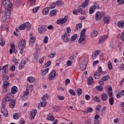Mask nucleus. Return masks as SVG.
Listing matches in <instances>:
<instances>
[{"label": "nucleus", "instance_id": "nucleus-14", "mask_svg": "<svg viewBox=\"0 0 124 124\" xmlns=\"http://www.w3.org/2000/svg\"><path fill=\"white\" fill-rule=\"evenodd\" d=\"M86 67H87V64H86L85 61H83L81 62L80 65V69L81 71H84V70L86 69Z\"/></svg>", "mask_w": 124, "mask_h": 124}, {"label": "nucleus", "instance_id": "nucleus-2", "mask_svg": "<svg viewBox=\"0 0 124 124\" xmlns=\"http://www.w3.org/2000/svg\"><path fill=\"white\" fill-rule=\"evenodd\" d=\"M89 0H85V2L82 3L81 5H79L78 10V13L81 14V15H86V12L85 11V8L86 6L89 5Z\"/></svg>", "mask_w": 124, "mask_h": 124}, {"label": "nucleus", "instance_id": "nucleus-35", "mask_svg": "<svg viewBox=\"0 0 124 124\" xmlns=\"http://www.w3.org/2000/svg\"><path fill=\"white\" fill-rule=\"evenodd\" d=\"M101 109V106L100 105L97 106L95 110H96V113L99 114L100 113V109Z\"/></svg>", "mask_w": 124, "mask_h": 124}, {"label": "nucleus", "instance_id": "nucleus-46", "mask_svg": "<svg viewBox=\"0 0 124 124\" xmlns=\"http://www.w3.org/2000/svg\"><path fill=\"white\" fill-rule=\"evenodd\" d=\"M6 101H7V100H5V99H3L2 100V102L1 103V106H2V108H4V106H5V105H6Z\"/></svg>", "mask_w": 124, "mask_h": 124}, {"label": "nucleus", "instance_id": "nucleus-29", "mask_svg": "<svg viewBox=\"0 0 124 124\" xmlns=\"http://www.w3.org/2000/svg\"><path fill=\"white\" fill-rule=\"evenodd\" d=\"M101 99L103 101H106L108 99L107 94L104 93L101 95Z\"/></svg>", "mask_w": 124, "mask_h": 124}, {"label": "nucleus", "instance_id": "nucleus-52", "mask_svg": "<svg viewBox=\"0 0 124 124\" xmlns=\"http://www.w3.org/2000/svg\"><path fill=\"white\" fill-rule=\"evenodd\" d=\"M82 23H79L76 25L77 31H78L79 29H82Z\"/></svg>", "mask_w": 124, "mask_h": 124}, {"label": "nucleus", "instance_id": "nucleus-27", "mask_svg": "<svg viewBox=\"0 0 124 124\" xmlns=\"http://www.w3.org/2000/svg\"><path fill=\"white\" fill-rule=\"evenodd\" d=\"M46 120H47V121H50V122H54L55 118L54 117V116L51 115V113H49L47 115Z\"/></svg>", "mask_w": 124, "mask_h": 124}, {"label": "nucleus", "instance_id": "nucleus-23", "mask_svg": "<svg viewBox=\"0 0 124 124\" xmlns=\"http://www.w3.org/2000/svg\"><path fill=\"white\" fill-rule=\"evenodd\" d=\"M87 84L89 86H91V85L94 84V82H93V77H90L88 78Z\"/></svg>", "mask_w": 124, "mask_h": 124}, {"label": "nucleus", "instance_id": "nucleus-6", "mask_svg": "<svg viewBox=\"0 0 124 124\" xmlns=\"http://www.w3.org/2000/svg\"><path fill=\"white\" fill-rule=\"evenodd\" d=\"M99 8V5L98 4H94V5H92L89 9V14H93V12L95 11V9H98Z\"/></svg>", "mask_w": 124, "mask_h": 124}, {"label": "nucleus", "instance_id": "nucleus-40", "mask_svg": "<svg viewBox=\"0 0 124 124\" xmlns=\"http://www.w3.org/2000/svg\"><path fill=\"white\" fill-rule=\"evenodd\" d=\"M0 45L1 47H3V46L5 45V41H3V39H2V38L0 39Z\"/></svg>", "mask_w": 124, "mask_h": 124}, {"label": "nucleus", "instance_id": "nucleus-42", "mask_svg": "<svg viewBox=\"0 0 124 124\" xmlns=\"http://www.w3.org/2000/svg\"><path fill=\"white\" fill-rule=\"evenodd\" d=\"M93 100H94V101H97V102H100V99L98 98V97L96 96H93Z\"/></svg>", "mask_w": 124, "mask_h": 124}, {"label": "nucleus", "instance_id": "nucleus-45", "mask_svg": "<svg viewBox=\"0 0 124 124\" xmlns=\"http://www.w3.org/2000/svg\"><path fill=\"white\" fill-rule=\"evenodd\" d=\"M19 118H20V116H19L18 113H16L14 114L13 119H14V120H18Z\"/></svg>", "mask_w": 124, "mask_h": 124}, {"label": "nucleus", "instance_id": "nucleus-62", "mask_svg": "<svg viewBox=\"0 0 124 124\" xmlns=\"http://www.w3.org/2000/svg\"><path fill=\"white\" fill-rule=\"evenodd\" d=\"M85 98L86 100H90V99H91V96L88 94H85Z\"/></svg>", "mask_w": 124, "mask_h": 124}, {"label": "nucleus", "instance_id": "nucleus-4", "mask_svg": "<svg viewBox=\"0 0 124 124\" xmlns=\"http://www.w3.org/2000/svg\"><path fill=\"white\" fill-rule=\"evenodd\" d=\"M112 91H113L112 87L109 86L108 89V96L110 97V98L109 99V103L110 105L111 106L114 104V102L115 101V100H114V97H112V96L113 95Z\"/></svg>", "mask_w": 124, "mask_h": 124}, {"label": "nucleus", "instance_id": "nucleus-54", "mask_svg": "<svg viewBox=\"0 0 124 124\" xmlns=\"http://www.w3.org/2000/svg\"><path fill=\"white\" fill-rule=\"evenodd\" d=\"M56 5H58V6L62 5V0H58L55 2Z\"/></svg>", "mask_w": 124, "mask_h": 124}, {"label": "nucleus", "instance_id": "nucleus-15", "mask_svg": "<svg viewBox=\"0 0 124 124\" xmlns=\"http://www.w3.org/2000/svg\"><path fill=\"white\" fill-rule=\"evenodd\" d=\"M108 38V36L107 35H103L101 36L99 39V43H104L106 39Z\"/></svg>", "mask_w": 124, "mask_h": 124}, {"label": "nucleus", "instance_id": "nucleus-13", "mask_svg": "<svg viewBox=\"0 0 124 124\" xmlns=\"http://www.w3.org/2000/svg\"><path fill=\"white\" fill-rule=\"evenodd\" d=\"M102 18V14L100 12H97L95 14V20L100 21Z\"/></svg>", "mask_w": 124, "mask_h": 124}, {"label": "nucleus", "instance_id": "nucleus-18", "mask_svg": "<svg viewBox=\"0 0 124 124\" xmlns=\"http://www.w3.org/2000/svg\"><path fill=\"white\" fill-rule=\"evenodd\" d=\"M37 112V110H36V109H33L32 111H31V120H34V118H35V116H36Z\"/></svg>", "mask_w": 124, "mask_h": 124}, {"label": "nucleus", "instance_id": "nucleus-26", "mask_svg": "<svg viewBox=\"0 0 124 124\" xmlns=\"http://www.w3.org/2000/svg\"><path fill=\"white\" fill-rule=\"evenodd\" d=\"M36 40V38H31V39H30L29 45H30V46H33V45H34V43H35Z\"/></svg>", "mask_w": 124, "mask_h": 124}, {"label": "nucleus", "instance_id": "nucleus-28", "mask_svg": "<svg viewBox=\"0 0 124 124\" xmlns=\"http://www.w3.org/2000/svg\"><path fill=\"white\" fill-rule=\"evenodd\" d=\"M48 72H49V68H47L45 70H42L41 71V75H42V76H45V75H46V74H47V73H48Z\"/></svg>", "mask_w": 124, "mask_h": 124}, {"label": "nucleus", "instance_id": "nucleus-48", "mask_svg": "<svg viewBox=\"0 0 124 124\" xmlns=\"http://www.w3.org/2000/svg\"><path fill=\"white\" fill-rule=\"evenodd\" d=\"M6 16H6H4L2 17V18L1 19V23H4V22H6V19H7V16Z\"/></svg>", "mask_w": 124, "mask_h": 124}, {"label": "nucleus", "instance_id": "nucleus-22", "mask_svg": "<svg viewBox=\"0 0 124 124\" xmlns=\"http://www.w3.org/2000/svg\"><path fill=\"white\" fill-rule=\"evenodd\" d=\"M26 63H27V62H26V61L24 60H22L21 61L20 64L19 65V69H23Z\"/></svg>", "mask_w": 124, "mask_h": 124}, {"label": "nucleus", "instance_id": "nucleus-39", "mask_svg": "<svg viewBox=\"0 0 124 124\" xmlns=\"http://www.w3.org/2000/svg\"><path fill=\"white\" fill-rule=\"evenodd\" d=\"M78 36L77 34H74L71 38V41H75L76 39H77Z\"/></svg>", "mask_w": 124, "mask_h": 124}, {"label": "nucleus", "instance_id": "nucleus-63", "mask_svg": "<svg viewBox=\"0 0 124 124\" xmlns=\"http://www.w3.org/2000/svg\"><path fill=\"white\" fill-rule=\"evenodd\" d=\"M56 112H59L60 111V107H55L53 108Z\"/></svg>", "mask_w": 124, "mask_h": 124}, {"label": "nucleus", "instance_id": "nucleus-51", "mask_svg": "<svg viewBox=\"0 0 124 124\" xmlns=\"http://www.w3.org/2000/svg\"><path fill=\"white\" fill-rule=\"evenodd\" d=\"M97 34H98L97 31H94L92 33V34H91V36L92 37H94V36H97Z\"/></svg>", "mask_w": 124, "mask_h": 124}, {"label": "nucleus", "instance_id": "nucleus-37", "mask_svg": "<svg viewBox=\"0 0 124 124\" xmlns=\"http://www.w3.org/2000/svg\"><path fill=\"white\" fill-rule=\"evenodd\" d=\"M94 77L95 79H99V78H100V73L95 72L94 74Z\"/></svg>", "mask_w": 124, "mask_h": 124}, {"label": "nucleus", "instance_id": "nucleus-30", "mask_svg": "<svg viewBox=\"0 0 124 124\" xmlns=\"http://www.w3.org/2000/svg\"><path fill=\"white\" fill-rule=\"evenodd\" d=\"M35 81V78L32 77H29L27 78V81L29 83H33Z\"/></svg>", "mask_w": 124, "mask_h": 124}, {"label": "nucleus", "instance_id": "nucleus-12", "mask_svg": "<svg viewBox=\"0 0 124 124\" xmlns=\"http://www.w3.org/2000/svg\"><path fill=\"white\" fill-rule=\"evenodd\" d=\"M38 30L39 33H44V32L47 31V29H46V27L44 25L40 26Z\"/></svg>", "mask_w": 124, "mask_h": 124}, {"label": "nucleus", "instance_id": "nucleus-3", "mask_svg": "<svg viewBox=\"0 0 124 124\" xmlns=\"http://www.w3.org/2000/svg\"><path fill=\"white\" fill-rule=\"evenodd\" d=\"M26 43L27 42L26 41V40H20L18 43V48L19 53L21 55L24 54V49H25V47H26Z\"/></svg>", "mask_w": 124, "mask_h": 124}, {"label": "nucleus", "instance_id": "nucleus-25", "mask_svg": "<svg viewBox=\"0 0 124 124\" xmlns=\"http://www.w3.org/2000/svg\"><path fill=\"white\" fill-rule=\"evenodd\" d=\"M16 105V100L15 99H14L13 101H11V102H10L9 106L10 108H14Z\"/></svg>", "mask_w": 124, "mask_h": 124}, {"label": "nucleus", "instance_id": "nucleus-32", "mask_svg": "<svg viewBox=\"0 0 124 124\" xmlns=\"http://www.w3.org/2000/svg\"><path fill=\"white\" fill-rule=\"evenodd\" d=\"M49 13V8L46 7L43 10V15H47Z\"/></svg>", "mask_w": 124, "mask_h": 124}, {"label": "nucleus", "instance_id": "nucleus-38", "mask_svg": "<svg viewBox=\"0 0 124 124\" xmlns=\"http://www.w3.org/2000/svg\"><path fill=\"white\" fill-rule=\"evenodd\" d=\"M117 25L119 28H123L124 25V22L123 21H119Z\"/></svg>", "mask_w": 124, "mask_h": 124}, {"label": "nucleus", "instance_id": "nucleus-47", "mask_svg": "<svg viewBox=\"0 0 124 124\" xmlns=\"http://www.w3.org/2000/svg\"><path fill=\"white\" fill-rule=\"evenodd\" d=\"M49 98V94H46L44 95V97L42 98V100H47Z\"/></svg>", "mask_w": 124, "mask_h": 124}, {"label": "nucleus", "instance_id": "nucleus-33", "mask_svg": "<svg viewBox=\"0 0 124 124\" xmlns=\"http://www.w3.org/2000/svg\"><path fill=\"white\" fill-rule=\"evenodd\" d=\"M26 27H27V24H26L25 23H24L19 26V30H20V31H24V30H26Z\"/></svg>", "mask_w": 124, "mask_h": 124}, {"label": "nucleus", "instance_id": "nucleus-11", "mask_svg": "<svg viewBox=\"0 0 124 124\" xmlns=\"http://www.w3.org/2000/svg\"><path fill=\"white\" fill-rule=\"evenodd\" d=\"M67 21V18H66V16L64 17V18L59 19L57 21V24L58 25H62Z\"/></svg>", "mask_w": 124, "mask_h": 124}, {"label": "nucleus", "instance_id": "nucleus-59", "mask_svg": "<svg viewBox=\"0 0 124 124\" xmlns=\"http://www.w3.org/2000/svg\"><path fill=\"white\" fill-rule=\"evenodd\" d=\"M66 65L67 66H70L72 65V62L70 60L67 61L66 62Z\"/></svg>", "mask_w": 124, "mask_h": 124}, {"label": "nucleus", "instance_id": "nucleus-36", "mask_svg": "<svg viewBox=\"0 0 124 124\" xmlns=\"http://www.w3.org/2000/svg\"><path fill=\"white\" fill-rule=\"evenodd\" d=\"M119 37H120V39L122 41H124V31H123V32L122 34L120 33L118 35V36L117 37V38H119Z\"/></svg>", "mask_w": 124, "mask_h": 124}, {"label": "nucleus", "instance_id": "nucleus-34", "mask_svg": "<svg viewBox=\"0 0 124 124\" xmlns=\"http://www.w3.org/2000/svg\"><path fill=\"white\" fill-rule=\"evenodd\" d=\"M57 14V10H53L49 13V16L52 17V16H55Z\"/></svg>", "mask_w": 124, "mask_h": 124}, {"label": "nucleus", "instance_id": "nucleus-58", "mask_svg": "<svg viewBox=\"0 0 124 124\" xmlns=\"http://www.w3.org/2000/svg\"><path fill=\"white\" fill-rule=\"evenodd\" d=\"M48 36H46L44 39V41L43 42L44 43H45V44H47V43H48Z\"/></svg>", "mask_w": 124, "mask_h": 124}, {"label": "nucleus", "instance_id": "nucleus-10", "mask_svg": "<svg viewBox=\"0 0 124 124\" xmlns=\"http://www.w3.org/2000/svg\"><path fill=\"white\" fill-rule=\"evenodd\" d=\"M78 42L79 43V44H81V45L86 44V36H80Z\"/></svg>", "mask_w": 124, "mask_h": 124}, {"label": "nucleus", "instance_id": "nucleus-61", "mask_svg": "<svg viewBox=\"0 0 124 124\" xmlns=\"http://www.w3.org/2000/svg\"><path fill=\"white\" fill-rule=\"evenodd\" d=\"M55 56H56V53H51V55H48V58L52 59V58H54Z\"/></svg>", "mask_w": 124, "mask_h": 124}, {"label": "nucleus", "instance_id": "nucleus-19", "mask_svg": "<svg viewBox=\"0 0 124 124\" xmlns=\"http://www.w3.org/2000/svg\"><path fill=\"white\" fill-rule=\"evenodd\" d=\"M8 64L5 65L3 66L2 69V75L4 76L6 75V69L8 67Z\"/></svg>", "mask_w": 124, "mask_h": 124}, {"label": "nucleus", "instance_id": "nucleus-50", "mask_svg": "<svg viewBox=\"0 0 124 124\" xmlns=\"http://www.w3.org/2000/svg\"><path fill=\"white\" fill-rule=\"evenodd\" d=\"M108 69H109V70H111V69H113V66L112 65V63H111V61H108Z\"/></svg>", "mask_w": 124, "mask_h": 124}, {"label": "nucleus", "instance_id": "nucleus-57", "mask_svg": "<svg viewBox=\"0 0 124 124\" xmlns=\"http://www.w3.org/2000/svg\"><path fill=\"white\" fill-rule=\"evenodd\" d=\"M39 6H37L36 7H35L34 8L32 9V11L33 12V13H36V12H37V11H38V9H39Z\"/></svg>", "mask_w": 124, "mask_h": 124}, {"label": "nucleus", "instance_id": "nucleus-8", "mask_svg": "<svg viewBox=\"0 0 124 124\" xmlns=\"http://www.w3.org/2000/svg\"><path fill=\"white\" fill-rule=\"evenodd\" d=\"M29 93H30V92L29 91V87L27 86L26 91L23 92V94L21 97L22 100H24L25 98H28Z\"/></svg>", "mask_w": 124, "mask_h": 124}, {"label": "nucleus", "instance_id": "nucleus-16", "mask_svg": "<svg viewBox=\"0 0 124 124\" xmlns=\"http://www.w3.org/2000/svg\"><path fill=\"white\" fill-rule=\"evenodd\" d=\"M99 53L100 51L99 50H95L94 51L93 53L92 54V60H94L99 55Z\"/></svg>", "mask_w": 124, "mask_h": 124}, {"label": "nucleus", "instance_id": "nucleus-60", "mask_svg": "<svg viewBox=\"0 0 124 124\" xmlns=\"http://www.w3.org/2000/svg\"><path fill=\"white\" fill-rule=\"evenodd\" d=\"M73 14H74V15H78V14L79 13V11H78V10L75 9L73 11Z\"/></svg>", "mask_w": 124, "mask_h": 124}, {"label": "nucleus", "instance_id": "nucleus-41", "mask_svg": "<svg viewBox=\"0 0 124 124\" xmlns=\"http://www.w3.org/2000/svg\"><path fill=\"white\" fill-rule=\"evenodd\" d=\"M96 90L99 91V92H102L103 90V87L101 85H99L98 86H96L95 87Z\"/></svg>", "mask_w": 124, "mask_h": 124}, {"label": "nucleus", "instance_id": "nucleus-31", "mask_svg": "<svg viewBox=\"0 0 124 124\" xmlns=\"http://www.w3.org/2000/svg\"><path fill=\"white\" fill-rule=\"evenodd\" d=\"M9 86V84H6L5 83L3 84V93H7L8 90L7 88Z\"/></svg>", "mask_w": 124, "mask_h": 124}, {"label": "nucleus", "instance_id": "nucleus-21", "mask_svg": "<svg viewBox=\"0 0 124 124\" xmlns=\"http://www.w3.org/2000/svg\"><path fill=\"white\" fill-rule=\"evenodd\" d=\"M8 79H9V78L8 77V76H3L2 80H3V82H4L3 84L5 83L6 84L10 85V83L7 81V80H8Z\"/></svg>", "mask_w": 124, "mask_h": 124}, {"label": "nucleus", "instance_id": "nucleus-64", "mask_svg": "<svg viewBox=\"0 0 124 124\" xmlns=\"http://www.w3.org/2000/svg\"><path fill=\"white\" fill-rule=\"evenodd\" d=\"M15 69H16L15 65H12L10 68V70H11V71H12V72L15 71Z\"/></svg>", "mask_w": 124, "mask_h": 124}, {"label": "nucleus", "instance_id": "nucleus-55", "mask_svg": "<svg viewBox=\"0 0 124 124\" xmlns=\"http://www.w3.org/2000/svg\"><path fill=\"white\" fill-rule=\"evenodd\" d=\"M46 100H43V102H41V107H45L46 106Z\"/></svg>", "mask_w": 124, "mask_h": 124}, {"label": "nucleus", "instance_id": "nucleus-5", "mask_svg": "<svg viewBox=\"0 0 124 124\" xmlns=\"http://www.w3.org/2000/svg\"><path fill=\"white\" fill-rule=\"evenodd\" d=\"M57 76V72L56 70H52L48 75V79L49 81H52V80H55L56 79V77Z\"/></svg>", "mask_w": 124, "mask_h": 124}, {"label": "nucleus", "instance_id": "nucleus-1", "mask_svg": "<svg viewBox=\"0 0 124 124\" xmlns=\"http://www.w3.org/2000/svg\"><path fill=\"white\" fill-rule=\"evenodd\" d=\"M12 1V0H3L2 1L1 4L6 9L5 14L6 16H10V14H11V11L13 6Z\"/></svg>", "mask_w": 124, "mask_h": 124}, {"label": "nucleus", "instance_id": "nucleus-43", "mask_svg": "<svg viewBox=\"0 0 124 124\" xmlns=\"http://www.w3.org/2000/svg\"><path fill=\"white\" fill-rule=\"evenodd\" d=\"M69 93L70 94H71L72 95H74L75 96L76 95V93H75V91H74V90L73 89H70L69 90Z\"/></svg>", "mask_w": 124, "mask_h": 124}, {"label": "nucleus", "instance_id": "nucleus-49", "mask_svg": "<svg viewBox=\"0 0 124 124\" xmlns=\"http://www.w3.org/2000/svg\"><path fill=\"white\" fill-rule=\"evenodd\" d=\"M86 33V28H84L83 30L80 32V36H85V34Z\"/></svg>", "mask_w": 124, "mask_h": 124}, {"label": "nucleus", "instance_id": "nucleus-7", "mask_svg": "<svg viewBox=\"0 0 124 124\" xmlns=\"http://www.w3.org/2000/svg\"><path fill=\"white\" fill-rule=\"evenodd\" d=\"M4 99L9 102V101H13L14 99V95H13L11 93H7L4 97Z\"/></svg>", "mask_w": 124, "mask_h": 124}, {"label": "nucleus", "instance_id": "nucleus-53", "mask_svg": "<svg viewBox=\"0 0 124 124\" xmlns=\"http://www.w3.org/2000/svg\"><path fill=\"white\" fill-rule=\"evenodd\" d=\"M31 28V24L30 23V22L26 23V29L29 30H30Z\"/></svg>", "mask_w": 124, "mask_h": 124}, {"label": "nucleus", "instance_id": "nucleus-44", "mask_svg": "<svg viewBox=\"0 0 124 124\" xmlns=\"http://www.w3.org/2000/svg\"><path fill=\"white\" fill-rule=\"evenodd\" d=\"M77 93L78 95V96H80L82 94V89L81 88H78L77 90Z\"/></svg>", "mask_w": 124, "mask_h": 124}, {"label": "nucleus", "instance_id": "nucleus-17", "mask_svg": "<svg viewBox=\"0 0 124 124\" xmlns=\"http://www.w3.org/2000/svg\"><path fill=\"white\" fill-rule=\"evenodd\" d=\"M1 113L5 117H8V111H7V109H5L3 107L1 108Z\"/></svg>", "mask_w": 124, "mask_h": 124}, {"label": "nucleus", "instance_id": "nucleus-20", "mask_svg": "<svg viewBox=\"0 0 124 124\" xmlns=\"http://www.w3.org/2000/svg\"><path fill=\"white\" fill-rule=\"evenodd\" d=\"M110 16H106L104 18V24H107L108 25L109 24V22H110Z\"/></svg>", "mask_w": 124, "mask_h": 124}, {"label": "nucleus", "instance_id": "nucleus-24", "mask_svg": "<svg viewBox=\"0 0 124 124\" xmlns=\"http://www.w3.org/2000/svg\"><path fill=\"white\" fill-rule=\"evenodd\" d=\"M17 92H18V88L15 86H13L11 90L12 94H15Z\"/></svg>", "mask_w": 124, "mask_h": 124}, {"label": "nucleus", "instance_id": "nucleus-56", "mask_svg": "<svg viewBox=\"0 0 124 124\" xmlns=\"http://www.w3.org/2000/svg\"><path fill=\"white\" fill-rule=\"evenodd\" d=\"M110 78V77L109 75H108L107 76L103 77L102 78V80L104 81H108V80H109V78Z\"/></svg>", "mask_w": 124, "mask_h": 124}, {"label": "nucleus", "instance_id": "nucleus-9", "mask_svg": "<svg viewBox=\"0 0 124 124\" xmlns=\"http://www.w3.org/2000/svg\"><path fill=\"white\" fill-rule=\"evenodd\" d=\"M68 35H69V34H67V33H66V32H65L64 34L62 35V39L63 41V42H68L69 41Z\"/></svg>", "mask_w": 124, "mask_h": 124}]
</instances>
